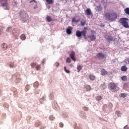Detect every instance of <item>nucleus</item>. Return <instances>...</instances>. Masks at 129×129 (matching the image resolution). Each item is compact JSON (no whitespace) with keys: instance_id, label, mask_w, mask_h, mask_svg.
Here are the masks:
<instances>
[{"instance_id":"nucleus-1","label":"nucleus","mask_w":129,"mask_h":129,"mask_svg":"<svg viewBox=\"0 0 129 129\" xmlns=\"http://www.w3.org/2000/svg\"><path fill=\"white\" fill-rule=\"evenodd\" d=\"M104 17L105 20L109 22H114L117 18V15L114 13H105Z\"/></svg>"},{"instance_id":"nucleus-2","label":"nucleus","mask_w":129,"mask_h":129,"mask_svg":"<svg viewBox=\"0 0 129 129\" xmlns=\"http://www.w3.org/2000/svg\"><path fill=\"white\" fill-rule=\"evenodd\" d=\"M126 21H128V19L126 18H121L120 19V23L121 24L122 26H123L124 28L129 29L128 23Z\"/></svg>"},{"instance_id":"nucleus-3","label":"nucleus","mask_w":129,"mask_h":129,"mask_svg":"<svg viewBox=\"0 0 129 129\" xmlns=\"http://www.w3.org/2000/svg\"><path fill=\"white\" fill-rule=\"evenodd\" d=\"M0 4L4 7L5 10H10V7L8 4V0H0Z\"/></svg>"},{"instance_id":"nucleus-4","label":"nucleus","mask_w":129,"mask_h":129,"mask_svg":"<svg viewBox=\"0 0 129 129\" xmlns=\"http://www.w3.org/2000/svg\"><path fill=\"white\" fill-rule=\"evenodd\" d=\"M76 36L79 38H80L81 36H83V37H85L86 36V31L83 30L82 32H81L79 30H77L76 31Z\"/></svg>"},{"instance_id":"nucleus-5","label":"nucleus","mask_w":129,"mask_h":129,"mask_svg":"<svg viewBox=\"0 0 129 129\" xmlns=\"http://www.w3.org/2000/svg\"><path fill=\"white\" fill-rule=\"evenodd\" d=\"M28 20H29V16L26 13H23L22 15L21 16V20L24 23L26 22H28Z\"/></svg>"},{"instance_id":"nucleus-6","label":"nucleus","mask_w":129,"mask_h":129,"mask_svg":"<svg viewBox=\"0 0 129 129\" xmlns=\"http://www.w3.org/2000/svg\"><path fill=\"white\" fill-rule=\"evenodd\" d=\"M109 87L112 90H114L115 89H116V87H117V84L114 83H111L109 85Z\"/></svg>"},{"instance_id":"nucleus-7","label":"nucleus","mask_w":129,"mask_h":129,"mask_svg":"<svg viewBox=\"0 0 129 129\" xmlns=\"http://www.w3.org/2000/svg\"><path fill=\"white\" fill-rule=\"evenodd\" d=\"M31 66L33 68H36V70H40V69H41V65H39V64H36V63H32L31 64Z\"/></svg>"},{"instance_id":"nucleus-8","label":"nucleus","mask_w":129,"mask_h":129,"mask_svg":"<svg viewBox=\"0 0 129 129\" xmlns=\"http://www.w3.org/2000/svg\"><path fill=\"white\" fill-rule=\"evenodd\" d=\"M74 56H75V52L74 51H72L70 54V57L73 61H76V59H75V57H74Z\"/></svg>"},{"instance_id":"nucleus-9","label":"nucleus","mask_w":129,"mask_h":129,"mask_svg":"<svg viewBox=\"0 0 129 129\" xmlns=\"http://www.w3.org/2000/svg\"><path fill=\"white\" fill-rule=\"evenodd\" d=\"M72 28L71 27H69L67 29V33L68 35H71V34H72Z\"/></svg>"},{"instance_id":"nucleus-10","label":"nucleus","mask_w":129,"mask_h":129,"mask_svg":"<svg viewBox=\"0 0 129 129\" xmlns=\"http://www.w3.org/2000/svg\"><path fill=\"white\" fill-rule=\"evenodd\" d=\"M84 87L87 91H90L91 90V87L88 85H85Z\"/></svg>"},{"instance_id":"nucleus-11","label":"nucleus","mask_w":129,"mask_h":129,"mask_svg":"<svg viewBox=\"0 0 129 129\" xmlns=\"http://www.w3.org/2000/svg\"><path fill=\"white\" fill-rule=\"evenodd\" d=\"M121 71H122L123 72H125L127 71V67H126V66H123L121 67Z\"/></svg>"},{"instance_id":"nucleus-12","label":"nucleus","mask_w":129,"mask_h":129,"mask_svg":"<svg viewBox=\"0 0 129 129\" xmlns=\"http://www.w3.org/2000/svg\"><path fill=\"white\" fill-rule=\"evenodd\" d=\"M85 13L87 16H89V15H91V11L89 9H87L86 10V11L85 12Z\"/></svg>"},{"instance_id":"nucleus-13","label":"nucleus","mask_w":129,"mask_h":129,"mask_svg":"<svg viewBox=\"0 0 129 129\" xmlns=\"http://www.w3.org/2000/svg\"><path fill=\"white\" fill-rule=\"evenodd\" d=\"M106 40H107L108 42H111L112 41H114V39L111 36H108L107 38H106Z\"/></svg>"},{"instance_id":"nucleus-14","label":"nucleus","mask_w":129,"mask_h":129,"mask_svg":"<svg viewBox=\"0 0 129 129\" xmlns=\"http://www.w3.org/2000/svg\"><path fill=\"white\" fill-rule=\"evenodd\" d=\"M105 56L104 54H103V53H99L97 54V57L98 58H104Z\"/></svg>"},{"instance_id":"nucleus-15","label":"nucleus","mask_w":129,"mask_h":129,"mask_svg":"<svg viewBox=\"0 0 129 129\" xmlns=\"http://www.w3.org/2000/svg\"><path fill=\"white\" fill-rule=\"evenodd\" d=\"M101 74V75H107V72L104 69H102Z\"/></svg>"},{"instance_id":"nucleus-16","label":"nucleus","mask_w":129,"mask_h":129,"mask_svg":"<svg viewBox=\"0 0 129 129\" xmlns=\"http://www.w3.org/2000/svg\"><path fill=\"white\" fill-rule=\"evenodd\" d=\"M89 78H90V80H91L92 81H93V80H95V76H94L93 75H90L89 76Z\"/></svg>"},{"instance_id":"nucleus-17","label":"nucleus","mask_w":129,"mask_h":129,"mask_svg":"<svg viewBox=\"0 0 129 129\" xmlns=\"http://www.w3.org/2000/svg\"><path fill=\"white\" fill-rule=\"evenodd\" d=\"M16 64H15V62H12L10 64V67L11 68H15L16 67Z\"/></svg>"},{"instance_id":"nucleus-18","label":"nucleus","mask_w":129,"mask_h":129,"mask_svg":"<svg viewBox=\"0 0 129 129\" xmlns=\"http://www.w3.org/2000/svg\"><path fill=\"white\" fill-rule=\"evenodd\" d=\"M8 47L9 46H8V44L6 43L3 44L2 46V48H3V49H5V50H6V49H8Z\"/></svg>"},{"instance_id":"nucleus-19","label":"nucleus","mask_w":129,"mask_h":129,"mask_svg":"<svg viewBox=\"0 0 129 129\" xmlns=\"http://www.w3.org/2000/svg\"><path fill=\"white\" fill-rule=\"evenodd\" d=\"M100 88L101 89H105L106 88V85L104 83L102 84L100 86Z\"/></svg>"},{"instance_id":"nucleus-20","label":"nucleus","mask_w":129,"mask_h":129,"mask_svg":"<svg viewBox=\"0 0 129 129\" xmlns=\"http://www.w3.org/2000/svg\"><path fill=\"white\" fill-rule=\"evenodd\" d=\"M89 38L91 41H93V40H95V39H96V37L94 35H91Z\"/></svg>"},{"instance_id":"nucleus-21","label":"nucleus","mask_w":129,"mask_h":129,"mask_svg":"<svg viewBox=\"0 0 129 129\" xmlns=\"http://www.w3.org/2000/svg\"><path fill=\"white\" fill-rule=\"evenodd\" d=\"M45 1L48 5H52V4L54 3V0H45Z\"/></svg>"},{"instance_id":"nucleus-22","label":"nucleus","mask_w":129,"mask_h":129,"mask_svg":"<svg viewBox=\"0 0 129 129\" xmlns=\"http://www.w3.org/2000/svg\"><path fill=\"white\" fill-rule=\"evenodd\" d=\"M102 99V97L101 96H98L96 97V100L97 101H100Z\"/></svg>"},{"instance_id":"nucleus-23","label":"nucleus","mask_w":129,"mask_h":129,"mask_svg":"<svg viewBox=\"0 0 129 129\" xmlns=\"http://www.w3.org/2000/svg\"><path fill=\"white\" fill-rule=\"evenodd\" d=\"M46 20L47 22H51V21H52V19L49 16H46Z\"/></svg>"},{"instance_id":"nucleus-24","label":"nucleus","mask_w":129,"mask_h":129,"mask_svg":"<svg viewBox=\"0 0 129 129\" xmlns=\"http://www.w3.org/2000/svg\"><path fill=\"white\" fill-rule=\"evenodd\" d=\"M20 39L24 41V40H26V36L24 34H22L20 36Z\"/></svg>"},{"instance_id":"nucleus-25","label":"nucleus","mask_w":129,"mask_h":129,"mask_svg":"<svg viewBox=\"0 0 129 129\" xmlns=\"http://www.w3.org/2000/svg\"><path fill=\"white\" fill-rule=\"evenodd\" d=\"M121 80H122V81H126L127 80L126 76H122V77L121 78Z\"/></svg>"},{"instance_id":"nucleus-26","label":"nucleus","mask_w":129,"mask_h":129,"mask_svg":"<svg viewBox=\"0 0 129 129\" xmlns=\"http://www.w3.org/2000/svg\"><path fill=\"white\" fill-rule=\"evenodd\" d=\"M127 95L125 93H122V94H120V97H122L123 98H124L126 97Z\"/></svg>"},{"instance_id":"nucleus-27","label":"nucleus","mask_w":129,"mask_h":129,"mask_svg":"<svg viewBox=\"0 0 129 129\" xmlns=\"http://www.w3.org/2000/svg\"><path fill=\"white\" fill-rule=\"evenodd\" d=\"M115 113L117 114V116H121V114H122V113H121L119 111H116Z\"/></svg>"},{"instance_id":"nucleus-28","label":"nucleus","mask_w":129,"mask_h":129,"mask_svg":"<svg viewBox=\"0 0 129 129\" xmlns=\"http://www.w3.org/2000/svg\"><path fill=\"white\" fill-rule=\"evenodd\" d=\"M124 11L126 15H129V8H125Z\"/></svg>"},{"instance_id":"nucleus-29","label":"nucleus","mask_w":129,"mask_h":129,"mask_svg":"<svg viewBox=\"0 0 129 129\" xmlns=\"http://www.w3.org/2000/svg\"><path fill=\"white\" fill-rule=\"evenodd\" d=\"M82 69V67L81 66H79L77 67L78 72H80V70Z\"/></svg>"},{"instance_id":"nucleus-30","label":"nucleus","mask_w":129,"mask_h":129,"mask_svg":"<svg viewBox=\"0 0 129 129\" xmlns=\"http://www.w3.org/2000/svg\"><path fill=\"white\" fill-rule=\"evenodd\" d=\"M66 62L67 63H71V58L70 57H67Z\"/></svg>"},{"instance_id":"nucleus-31","label":"nucleus","mask_w":129,"mask_h":129,"mask_svg":"<svg viewBox=\"0 0 129 129\" xmlns=\"http://www.w3.org/2000/svg\"><path fill=\"white\" fill-rule=\"evenodd\" d=\"M72 22V23H78V22H79V21L76 20V19L75 18H73Z\"/></svg>"},{"instance_id":"nucleus-32","label":"nucleus","mask_w":129,"mask_h":129,"mask_svg":"<svg viewBox=\"0 0 129 129\" xmlns=\"http://www.w3.org/2000/svg\"><path fill=\"white\" fill-rule=\"evenodd\" d=\"M64 71H65V72H66V73H68V74H69V73H70V71L66 69V67H64Z\"/></svg>"},{"instance_id":"nucleus-33","label":"nucleus","mask_w":129,"mask_h":129,"mask_svg":"<svg viewBox=\"0 0 129 129\" xmlns=\"http://www.w3.org/2000/svg\"><path fill=\"white\" fill-rule=\"evenodd\" d=\"M124 62L125 63V64H129V58H126L124 60Z\"/></svg>"},{"instance_id":"nucleus-34","label":"nucleus","mask_w":129,"mask_h":129,"mask_svg":"<svg viewBox=\"0 0 129 129\" xmlns=\"http://www.w3.org/2000/svg\"><path fill=\"white\" fill-rule=\"evenodd\" d=\"M49 119L50 120H54L55 119V117L53 115H50L49 116Z\"/></svg>"},{"instance_id":"nucleus-35","label":"nucleus","mask_w":129,"mask_h":129,"mask_svg":"<svg viewBox=\"0 0 129 129\" xmlns=\"http://www.w3.org/2000/svg\"><path fill=\"white\" fill-rule=\"evenodd\" d=\"M12 27H8L7 30H6V32H12Z\"/></svg>"},{"instance_id":"nucleus-36","label":"nucleus","mask_w":129,"mask_h":129,"mask_svg":"<svg viewBox=\"0 0 129 129\" xmlns=\"http://www.w3.org/2000/svg\"><path fill=\"white\" fill-rule=\"evenodd\" d=\"M97 10L98 11V12H100V11H101V7L100 6H97Z\"/></svg>"},{"instance_id":"nucleus-37","label":"nucleus","mask_w":129,"mask_h":129,"mask_svg":"<svg viewBox=\"0 0 129 129\" xmlns=\"http://www.w3.org/2000/svg\"><path fill=\"white\" fill-rule=\"evenodd\" d=\"M29 87H30V86L27 85L25 87V91H28V90H29Z\"/></svg>"},{"instance_id":"nucleus-38","label":"nucleus","mask_w":129,"mask_h":129,"mask_svg":"<svg viewBox=\"0 0 129 129\" xmlns=\"http://www.w3.org/2000/svg\"><path fill=\"white\" fill-rule=\"evenodd\" d=\"M38 82H35L34 84V87H38Z\"/></svg>"},{"instance_id":"nucleus-39","label":"nucleus","mask_w":129,"mask_h":129,"mask_svg":"<svg viewBox=\"0 0 129 129\" xmlns=\"http://www.w3.org/2000/svg\"><path fill=\"white\" fill-rule=\"evenodd\" d=\"M30 3H33V5H37V3H36V1L35 0H32V1H30Z\"/></svg>"},{"instance_id":"nucleus-40","label":"nucleus","mask_w":129,"mask_h":129,"mask_svg":"<svg viewBox=\"0 0 129 129\" xmlns=\"http://www.w3.org/2000/svg\"><path fill=\"white\" fill-rule=\"evenodd\" d=\"M17 2H13L12 5L13 6H14V7H16V6H17Z\"/></svg>"},{"instance_id":"nucleus-41","label":"nucleus","mask_w":129,"mask_h":129,"mask_svg":"<svg viewBox=\"0 0 129 129\" xmlns=\"http://www.w3.org/2000/svg\"><path fill=\"white\" fill-rule=\"evenodd\" d=\"M85 24H86V22H81V26H84L85 25Z\"/></svg>"},{"instance_id":"nucleus-42","label":"nucleus","mask_w":129,"mask_h":129,"mask_svg":"<svg viewBox=\"0 0 129 129\" xmlns=\"http://www.w3.org/2000/svg\"><path fill=\"white\" fill-rule=\"evenodd\" d=\"M45 98H46V97L44 96H43L42 97L40 100H42V101H44V100H45Z\"/></svg>"},{"instance_id":"nucleus-43","label":"nucleus","mask_w":129,"mask_h":129,"mask_svg":"<svg viewBox=\"0 0 129 129\" xmlns=\"http://www.w3.org/2000/svg\"><path fill=\"white\" fill-rule=\"evenodd\" d=\"M20 79H17L16 81V83H20Z\"/></svg>"},{"instance_id":"nucleus-44","label":"nucleus","mask_w":129,"mask_h":129,"mask_svg":"<svg viewBox=\"0 0 129 129\" xmlns=\"http://www.w3.org/2000/svg\"><path fill=\"white\" fill-rule=\"evenodd\" d=\"M83 109L84 110H88V108L87 107H84Z\"/></svg>"},{"instance_id":"nucleus-45","label":"nucleus","mask_w":129,"mask_h":129,"mask_svg":"<svg viewBox=\"0 0 129 129\" xmlns=\"http://www.w3.org/2000/svg\"><path fill=\"white\" fill-rule=\"evenodd\" d=\"M124 129H128V126L125 125V126L124 127Z\"/></svg>"},{"instance_id":"nucleus-46","label":"nucleus","mask_w":129,"mask_h":129,"mask_svg":"<svg viewBox=\"0 0 129 129\" xmlns=\"http://www.w3.org/2000/svg\"><path fill=\"white\" fill-rule=\"evenodd\" d=\"M46 7L47 8V9H50L51 8V6H50V5H46Z\"/></svg>"},{"instance_id":"nucleus-47","label":"nucleus","mask_w":129,"mask_h":129,"mask_svg":"<svg viewBox=\"0 0 129 129\" xmlns=\"http://www.w3.org/2000/svg\"><path fill=\"white\" fill-rule=\"evenodd\" d=\"M126 86H127V84H124V87H126Z\"/></svg>"},{"instance_id":"nucleus-48","label":"nucleus","mask_w":129,"mask_h":129,"mask_svg":"<svg viewBox=\"0 0 129 129\" xmlns=\"http://www.w3.org/2000/svg\"><path fill=\"white\" fill-rule=\"evenodd\" d=\"M60 127H63V124L62 123H60Z\"/></svg>"},{"instance_id":"nucleus-49","label":"nucleus","mask_w":129,"mask_h":129,"mask_svg":"<svg viewBox=\"0 0 129 129\" xmlns=\"http://www.w3.org/2000/svg\"><path fill=\"white\" fill-rule=\"evenodd\" d=\"M59 66V63H56V67H58Z\"/></svg>"},{"instance_id":"nucleus-50","label":"nucleus","mask_w":129,"mask_h":129,"mask_svg":"<svg viewBox=\"0 0 129 129\" xmlns=\"http://www.w3.org/2000/svg\"><path fill=\"white\" fill-rule=\"evenodd\" d=\"M34 9H37V7H34Z\"/></svg>"},{"instance_id":"nucleus-51","label":"nucleus","mask_w":129,"mask_h":129,"mask_svg":"<svg viewBox=\"0 0 129 129\" xmlns=\"http://www.w3.org/2000/svg\"><path fill=\"white\" fill-rule=\"evenodd\" d=\"M70 66H71V67H72L73 66H72V64H70Z\"/></svg>"}]
</instances>
